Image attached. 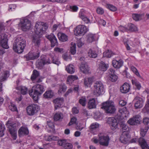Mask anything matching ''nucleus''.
<instances>
[{"mask_svg": "<svg viewBox=\"0 0 149 149\" xmlns=\"http://www.w3.org/2000/svg\"><path fill=\"white\" fill-rule=\"evenodd\" d=\"M149 127L147 126L145 128H142L141 130L140 134L143 136H144L146 134L148 129Z\"/></svg>", "mask_w": 149, "mask_h": 149, "instance_id": "5fc2aeb1", "label": "nucleus"}, {"mask_svg": "<svg viewBox=\"0 0 149 149\" xmlns=\"http://www.w3.org/2000/svg\"><path fill=\"white\" fill-rule=\"evenodd\" d=\"M39 74L36 70H34L33 71V73L31 76V78L32 80H34L39 75Z\"/></svg>", "mask_w": 149, "mask_h": 149, "instance_id": "4d7b16f0", "label": "nucleus"}, {"mask_svg": "<svg viewBox=\"0 0 149 149\" xmlns=\"http://www.w3.org/2000/svg\"><path fill=\"white\" fill-rule=\"evenodd\" d=\"M79 102L82 106H84L86 104V97L85 96L80 97L79 100Z\"/></svg>", "mask_w": 149, "mask_h": 149, "instance_id": "603ef678", "label": "nucleus"}, {"mask_svg": "<svg viewBox=\"0 0 149 149\" xmlns=\"http://www.w3.org/2000/svg\"><path fill=\"white\" fill-rule=\"evenodd\" d=\"M78 79V77L76 75H70L68 76L67 78V83L70 85L73 83Z\"/></svg>", "mask_w": 149, "mask_h": 149, "instance_id": "bb28decb", "label": "nucleus"}, {"mask_svg": "<svg viewBox=\"0 0 149 149\" xmlns=\"http://www.w3.org/2000/svg\"><path fill=\"white\" fill-rule=\"evenodd\" d=\"M130 142L131 143L138 142L142 149H149V146L147 143L146 141L142 137H140L139 139L137 138L132 139L131 140Z\"/></svg>", "mask_w": 149, "mask_h": 149, "instance_id": "9d476101", "label": "nucleus"}, {"mask_svg": "<svg viewBox=\"0 0 149 149\" xmlns=\"http://www.w3.org/2000/svg\"><path fill=\"white\" fill-rule=\"evenodd\" d=\"M144 95H148L147 98V101L144 108L142 109V111L144 112H149V90L146 88L143 92Z\"/></svg>", "mask_w": 149, "mask_h": 149, "instance_id": "6ab92c4d", "label": "nucleus"}, {"mask_svg": "<svg viewBox=\"0 0 149 149\" xmlns=\"http://www.w3.org/2000/svg\"><path fill=\"white\" fill-rule=\"evenodd\" d=\"M29 133V130L26 127H22L18 131L19 135L20 136L24 135H27Z\"/></svg>", "mask_w": 149, "mask_h": 149, "instance_id": "c756f323", "label": "nucleus"}, {"mask_svg": "<svg viewBox=\"0 0 149 149\" xmlns=\"http://www.w3.org/2000/svg\"><path fill=\"white\" fill-rule=\"evenodd\" d=\"M77 118L75 117L71 118L70 121L69 123V125H71L75 124L76 125V127L77 130H81L83 128V124H79L77 122Z\"/></svg>", "mask_w": 149, "mask_h": 149, "instance_id": "4be33fe9", "label": "nucleus"}, {"mask_svg": "<svg viewBox=\"0 0 149 149\" xmlns=\"http://www.w3.org/2000/svg\"><path fill=\"white\" fill-rule=\"evenodd\" d=\"M63 148L65 149H72L73 148V145L72 143H68L66 140Z\"/></svg>", "mask_w": 149, "mask_h": 149, "instance_id": "6e6d98bb", "label": "nucleus"}, {"mask_svg": "<svg viewBox=\"0 0 149 149\" xmlns=\"http://www.w3.org/2000/svg\"><path fill=\"white\" fill-rule=\"evenodd\" d=\"M63 58L66 61H70L72 59V58L70 55L68 56L66 54H64L62 56Z\"/></svg>", "mask_w": 149, "mask_h": 149, "instance_id": "0e129e2a", "label": "nucleus"}, {"mask_svg": "<svg viewBox=\"0 0 149 149\" xmlns=\"http://www.w3.org/2000/svg\"><path fill=\"white\" fill-rule=\"evenodd\" d=\"M130 68L131 70L135 74L136 76L138 77L140 76V75L136 69V68L133 66H130Z\"/></svg>", "mask_w": 149, "mask_h": 149, "instance_id": "13d9d810", "label": "nucleus"}, {"mask_svg": "<svg viewBox=\"0 0 149 149\" xmlns=\"http://www.w3.org/2000/svg\"><path fill=\"white\" fill-rule=\"evenodd\" d=\"M44 139L47 141H52L58 140L59 139L58 137L53 136H48L45 135L44 136Z\"/></svg>", "mask_w": 149, "mask_h": 149, "instance_id": "58836bf2", "label": "nucleus"}, {"mask_svg": "<svg viewBox=\"0 0 149 149\" xmlns=\"http://www.w3.org/2000/svg\"><path fill=\"white\" fill-rule=\"evenodd\" d=\"M141 116L139 115H135L130 118L128 121L127 123L130 125H135L139 123L141 121Z\"/></svg>", "mask_w": 149, "mask_h": 149, "instance_id": "dca6fc26", "label": "nucleus"}, {"mask_svg": "<svg viewBox=\"0 0 149 149\" xmlns=\"http://www.w3.org/2000/svg\"><path fill=\"white\" fill-rule=\"evenodd\" d=\"M97 36L96 34L89 33L87 36V41L89 43L93 42L97 39Z\"/></svg>", "mask_w": 149, "mask_h": 149, "instance_id": "cd10ccee", "label": "nucleus"}, {"mask_svg": "<svg viewBox=\"0 0 149 149\" xmlns=\"http://www.w3.org/2000/svg\"><path fill=\"white\" fill-rule=\"evenodd\" d=\"M34 52H35L33 51L29 52L26 56V60L27 61L34 60L38 57L40 54L39 50L38 49H36V53L35 56H33V54L35 53Z\"/></svg>", "mask_w": 149, "mask_h": 149, "instance_id": "a211bd4d", "label": "nucleus"}, {"mask_svg": "<svg viewBox=\"0 0 149 149\" xmlns=\"http://www.w3.org/2000/svg\"><path fill=\"white\" fill-rule=\"evenodd\" d=\"M107 123L109 125L111 129L114 130L118 127L117 120L114 117H109L107 118Z\"/></svg>", "mask_w": 149, "mask_h": 149, "instance_id": "2eb2a0df", "label": "nucleus"}, {"mask_svg": "<svg viewBox=\"0 0 149 149\" xmlns=\"http://www.w3.org/2000/svg\"><path fill=\"white\" fill-rule=\"evenodd\" d=\"M85 12L83 9H81L79 12V17L86 23H90V20L85 15Z\"/></svg>", "mask_w": 149, "mask_h": 149, "instance_id": "b1692460", "label": "nucleus"}, {"mask_svg": "<svg viewBox=\"0 0 149 149\" xmlns=\"http://www.w3.org/2000/svg\"><path fill=\"white\" fill-rule=\"evenodd\" d=\"M145 101L144 99L138 97H136L134 100V107L136 109H140L142 108L144 104Z\"/></svg>", "mask_w": 149, "mask_h": 149, "instance_id": "ddd939ff", "label": "nucleus"}, {"mask_svg": "<svg viewBox=\"0 0 149 149\" xmlns=\"http://www.w3.org/2000/svg\"><path fill=\"white\" fill-rule=\"evenodd\" d=\"M123 63V61L121 60H120L118 61L114 60L112 61V65L115 68H119L122 66Z\"/></svg>", "mask_w": 149, "mask_h": 149, "instance_id": "72a5a7b5", "label": "nucleus"}, {"mask_svg": "<svg viewBox=\"0 0 149 149\" xmlns=\"http://www.w3.org/2000/svg\"><path fill=\"white\" fill-rule=\"evenodd\" d=\"M54 95L53 92L51 90H47L43 95V97L45 99H49Z\"/></svg>", "mask_w": 149, "mask_h": 149, "instance_id": "f704fd0d", "label": "nucleus"}, {"mask_svg": "<svg viewBox=\"0 0 149 149\" xmlns=\"http://www.w3.org/2000/svg\"><path fill=\"white\" fill-rule=\"evenodd\" d=\"M40 60H38L36 63L37 67L39 69H41L45 64L50 63L51 62L49 58L45 55L41 57Z\"/></svg>", "mask_w": 149, "mask_h": 149, "instance_id": "1a4fd4ad", "label": "nucleus"}, {"mask_svg": "<svg viewBox=\"0 0 149 149\" xmlns=\"http://www.w3.org/2000/svg\"><path fill=\"white\" fill-rule=\"evenodd\" d=\"M70 52L73 55L75 54L76 52V45L75 43H71Z\"/></svg>", "mask_w": 149, "mask_h": 149, "instance_id": "a18cd8bd", "label": "nucleus"}, {"mask_svg": "<svg viewBox=\"0 0 149 149\" xmlns=\"http://www.w3.org/2000/svg\"><path fill=\"white\" fill-rule=\"evenodd\" d=\"M65 69L68 73L71 74L74 73L75 70L74 66L71 64H70L68 65L66 67Z\"/></svg>", "mask_w": 149, "mask_h": 149, "instance_id": "ea45409f", "label": "nucleus"}, {"mask_svg": "<svg viewBox=\"0 0 149 149\" xmlns=\"http://www.w3.org/2000/svg\"><path fill=\"white\" fill-rule=\"evenodd\" d=\"M101 108L107 113H113L116 111L114 103L111 101H107L103 103Z\"/></svg>", "mask_w": 149, "mask_h": 149, "instance_id": "423d86ee", "label": "nucleus"}, {"mask_svg": "<svg viewBox=\"0 0 149 149\" xmlns=\"http://www.w3.org/2000/svg\"><path fill=\"white\" fill-rule=\"evenodd\" d=\"M26 46V43L25 39L19 36L16 38L14 43L13 48L15 52L21 53L23 52Z\"/></svg>", "mask_w": 149, "mask_h": 149, "instance_id": "f03ea898", "label": "nucleus"}, {"mask_svg": "<svg viewBox=\"0 0 149 149\" xmlns=\"http://www.w3.org/2000/svg\"><path fill=\"white\" fill-rule=\"evenodd\" d=\"M113 53L111 51L107 50L103 53V56L104 57L110 58L113 55Z\"/></svg>", "mask_w": 149, "mask_h": 149, "instance_id": "49530a36", "label": "nucleus"}, {"mask_svg": "<svg viewBox=\"0 0 149 149\" xmlns=\"http://www.w3.org/2000/svg\"><path fill=\"white\" fill-rule=\"evenodd\" d=\"M91 91L92 93L95 96H99L103 94L105 91L103 84L100 81H96L94 84Z\"/></svg>", "mask_w": 149, "mask_h": 149, "instance_id": "20e7f679", "label": "nucleus"}, {"mask_svg": "<svg viewBox=\"0 0 149 149\" xmlns=\"http://www.w3.org/2000/svg\"><path fill=\"white\" fill-rule=\"evenodd\" d=\"M67 87L64 84H62L60 86L59 90L58 91L59 93H62L64 92L66 90Z\"/></svg>", "mask_w": 149, "mask_h": 149, "instance_id": "3c124183", "label": "nucleus"}, {"mask_svg": "<svg viewBox=\"0 0 149 149\" xmlns=\"http://www.w3.org/2000/svg\"><path fill=\"white\" fill-rule=\"evenodd\" d=\"M88 29L85 26L80 25L74 29V33L76 36H81L84 35L88 31Z\"/></svg>", "mask_w": 149, "mask_h": 149, "instance_id": "6e6552de", "label": "nucleus"}, {"mask_svg": "<svg viewBox=\"0 0 149 149\" xmlns=\"http://www.w3.org/2000/svg\"><path fill=\"white\" fill-rule=\"evenodd\" d=\"M93 81L92 77H85L84 79V84L86 87H90Z\"/></svg>", "mask_w": 149, "mask_h": 149, "instance_id": "7c9ffc66", "label": "nucleus"}, {"mask_svg": "<svg viewBox=\"0 0 149 149\" xmlns=\"http://www.w3.org/2000/svg\"><path fill=\"white\" fill-rule=\"evenodd\" d=\"M133 19L136 21H138L142 19V15L136 14H133L132 15Z\"/></svg>", "mask_w": 149, "mask_h": 149, "instance_id": "de8ad7c7", "label": "nucleus"}, {"mask_svg": "<svg viewBox=\"0 0 149 149\" xmlns=\"http://www.w3.org/2000/svg\"><path fill=\"white\" fill-rule=\"evenodd\" d=\"M125 45L126 47V49L128 50H130L131 49V48L129 46V45L132 46L133 47L134 46V45L133 44H132V42L131 41L129 40L127 42L125 43Z\"/></svg>", "mask_w": 149, "mask_h": 149, "instance_id": "680f3d73", "label": "nucleus"}, {"mask_svg": "<svg viewBox=\"0 0 149 149\" xmlns=\"http://www.w3.org/2000/svg\"><path fill=\"white\" fill-rule=\"evenodd\" d=\"M88 55L90 57L95 58L97 56V54L94 50L90 49L88 52Z\"/></svg>", "mask_w": 149, "mask_h": 149, "instance_id": "79ce46f5", "label": "nucleus"}, {"mask_svg": "<svg viewBox=\"0 0 149 149\" xmlns=\"http://www.w3.org/2000/svg\"><path fill=\"white\" fill-rule=\"evenodd\" d=\"M13 120V119L11 118L9 119L6 125L13 138L15 140L17 137L16 127H17V125L14 123Z\"/></svg>", "mask_w": 149, "mask_h": 149, "instance_id": "39448f33", "label": "nucleus"}, {"mask_svg": "<svg viewBox=\"0 0 149 149\" xmlns=\"http://www.w3.org/2000/svg\"><path fill=\"white\" fill-rule=\"evenodd\" d=\"M58 37L59 40L62 42H65L68 40V37L64 33L60 32L58 33Z\"/></svg>", "mask_w": 149, "mask_h": 149, "instance_id": "e433bc0d", "label": "nucleus"}, {"mask_svg": "<svg viewBox=\"0 0 149 149\" xmlns=\"http://www.w3.org/2000/svg\"><path fill=\"white\" fill-rule=\"evenodd\" d=\"M99 126V124L97 123H93L91 125L92 132L94 134H96L98 132Z\"/></svg>", "mask_w": 149, "mask_h": 149, "instance_id": "c9c22d12", "label": "nucleus"}, {"mask_svg": "<svg viewBox=\"0 0 149 149\" xmlns=\"http://www.w3.org/2000/svg\"><path fill=\"white\" fill-rule=\"evenodd\" d=\"M102 114L99 112H97L96 113L95 115V118L97 120H100L102 118Z\"/></svg>", "mask_w": 149, "mask_h": 149, "instance_id": "e2e57ef3", "label": "nucleus"}, {"mask_svg": "<svg viewBox=\"0 0 149 149\" xmlns=\"http://www.w3.org/2000/svg\"><path fill=\"white\" fill-rule=\"evenodd\" d=\"M47 24L42 22H37L35 25V33L36 34L33 37L32 43L35 45L38 46L40 44V36L45 32L47 29Z\"/></svg>", "mask_w": 149, "mask_h": 149, "instance_id": "f257e3e1", "label": "nucleus"}, {"mask_svg": "<svg viewBox=\"0 0 149 149\" xmlns=\"http://www.w3.org/2000/svg\"><path fill=\"white\" fill-rule=\"evenodd\" d=\"M130 139V136L128 132H123L120 138V140L122 143L126 144L128 142Z\"/></svg>", "mask_w": 149, "mask_h": 149, "instance_id": "412c9836", "label": "nucleus"}, {"mask_svg": "<svg viewBox=\"0 0 149 149\" xmlns=\"http://www.w3.org/2000/svg\"><path fill=\"white\" fill-rule=\"evenodd\" d=\"M46 37L50 41L52 47H53L57 45V39L53 34L51 33L49 35H47Z\"/></svg>", "mask_w": 149, "mask_h": 149, "instance_id": "aec40b11", "label": "nucleus"}, {"mask_svg": "<svg viewBox=\"0 0 149 149\" xmlns=\"http://www.w3.org/2000/svg\"><path fill=\"white\" fill-rule=\"evenodd\" d=\"M109 74L107 76L108 79L112 82H115L118 79V76L115 74V71L113 69H110L109 70Z\"/></svg>", "mask_w": 149, "mask_h": 149, "instance_id": "f3484780", "label": "nucleus"}, {"mask_svg": "<svg viewBox=\"0 0 149 149\" xmlns=\"http://www.w3.org/2000/svg\"><path fill=\"white\" fill-rule=\"evenodd\" d=\"M63 25L61 24L60 23L58 24H55L54 25L52 28V30L53 32L56 30L58 28L60 29H62L63 27Z\"/></svg>", "mask_w": 149, "mask_h": 149, "instance_id": "8fccbe9b", "label": "nucleus"}, {"mask_svg": "<svg viewBox=\"0 0 149 149\" xmlns=\"http://www.w3.org/2000/svg\"><path fill=\"white\" fill-rule=\"evenodd\" d=\"M128 31L131 32L136 31H137L138 29L137 26L134 24H129L128 26Z\"/></svg>", "mask_w": 149, "mask_h": 149, "instance_id": "c03bdc74", "label": "nucleus"}, {"mask_svg": "<svg viewBox=\"0 0 149 149\" xmlns=\"http://www.w3.org/2000/svg\"><path fill=\"white\" fill-rule=\"evenodd\" d=\"M0 44L4 49H7L9 47L7 44V36L4 33L0 34Z\"/></svg>", "mask_w": 149, "mask_h": 149, "instance_id": "4468645a", "label": "nucleus"}, {"mask_svg": "<svg viewBox=\"0 0 149 149\" xmlns=\"http://www.w3.org/2000/svg\"><path fill=\"white\" fill-rule=\"evenodd\" d=\"M119 112L121 114V116L123 118H127L129 116V112L125 107L120 109Z\"/></svg>", "mask_w": 149, "mask_h": 149, "instance_id": "c85d7f7f", "label": "nucleus"}, {"mask_svg": "<svg viewBox=\"0 0 149 149\" xmlns=\"http://www.w3.org/2000/svg\"><path fill=\"white\" fill-rule=\"evenodd\" d=\"M80 70L84 73L88 74L90 70V68L87 64L85 62L82 63L79 66Z\"/></svg>", "mask_w": 149, "mask_h": 149, "instance_id": "5701e85b", "label": "nucleus"}, {"mask_svg": "<svg viewBox=\"0 0 149 149\" xmlns=\"http://www.w3.org/2000/svg\"><path fill=\"white\" fill-rule=\"evenodd\" d=\"M132 84L135 86L137 89L139 90L141 88V84L136 80H132Z\"/></svg>", "mask_w": 149, "mask_h": 149, "instance_id": "09e8293b", "label": "nucleus"}, {"mask_svg": "<svg viewBox=\"0 0 149 149\" xmlns=\"http://www.w3.org/2000/svg\"><path fill=\"white\" fill-rule=\"evenodd\" d=\"M78 9V7L76 6H70L69 10L72 12H77Z\"/></svg>", "mask_w": 149, "mask_h": 149, "instance_id": "052dcab7", "label": "nucleus"}, {"mask_svg": "<svg viewBox=\"0 0 149 149\" xmlns=\"http://www.w3.org/2000/svg\"><path fill=\"white\" fill-rule=\"evenodd\" d=\"M0 77V81L2 82L5 80L9 76V73L8 71H4L2 72Z\"/></svg>", "mask_w": 149, "mask_h": 149, "instance_id": "473e14b6", "label": "nucleus"}, {"mask_svg": "<svg viewBox=\"0 0 149 149\" xmlns=\"http://www.w3.org/2000/svg\"><path fill=\"white\" fill-rule=\"evenodd\" d=\"M106 7L110 10L115 11L117 10V8L115 6L110 4H107L105 5Z\"/></svg>", "mask_w": 149, "mask_h": 149, "instance_id": "864d4df0", "label": "nucleus"}, {"mask_svg": "<svg viewBox=\"0 0 149 149\" xmlns=\"http://www.w3.org/2000/svg\"><path fill=\"white\" fill-rule=\"evenodd\" d=\"M130 89V85L127 83H124L120 87L121 92L123 93H125L128 92Z\"/></svg>", "mask_w": 149, "mask_h": 149, "instance_id": "a878e982", "label": "nucleus"}, {"mask_svg": "<svg viewBox=\"0 0 149 149\" xmlns=\"http://www.w3.org/2000/svg\"><path fill=\"white\" fill-rule=\"evenodd\" d=\"M16 89L20 91L22 95L26 94L28 91L27 88L25 86H19L16 88Z\"/></svg>", "mask_w": 149, "mask_h": 149, "instance_id": "37998d69", "label": "nucleus"}, {"mask_svg": "<svg viewBox=\"0 0 149 149\" xmlns=\"http://www.w3.org/2000/svg\"><path fill=\"white\" fill-rule=\"evenodd\" d=\"M31 26V22L26 17L21 19L19 24V28L23 31H26L30 29Z\"/></svg>", "mask_w": 149, "mask_h": 149, "instance_id": "0eeeda50", "label": "nucleus"}, {"mask_svg": "<svg viewBox=\"0 0 149 149\" xmlns=\"http://www.w3.org/2000/svg\"><path fill=\"white\" fill-rule=\"evenodd\" d=\"M143 122L144 124L148 126L149 125V118L147 117H145L143 119Z\"/></svg>", "mask_w": 149, "mask_h": 149, "instance_id": "774afa93", "label": "nucleus"}, {"mask_svg": "<svg viewBox=\"0 0 149 149\" xmlns=\"http://www.w3.org/2000/svg\"><path fill=\"white\" fill-rule=\"evenodd\" d=\"M99 144L102 146H108L110 140L109 137L107 135L100 134L98 135Z\"/></svg>", "mask_w": 149, "mask_h": 149, "instance_id": "9b49d317", "label": "nucleus"}, {"mask_svg": "<svg viewBox=\"0 0 149 149\" xmlns=\"http://www.w3.org/2000/svg\"><path fill=\"white\" fill-rule=\"evenodd\" d=\"M66 140L65 139L58 140V144L59 146H62L63 147L65 143Z\"/></svg>", "mask_w": 149, "mask_h": 149, "instance_id": "338daca9", "label": "nucleus"}, {"mask_svg": "<svg viewBox=\"0 0 149 149\" xmlns=\"http://www.w3.org/2000/svg\"><path fill=\"white\" fill-rule=\"evenodd\" d=\"M55 108L57 109L62 106L63 102V98H57L53 100Z\"/></svg>", "mask_w": 149, "mask_h": 149, "instance_id": "393cba45", "label": "nucleus"}, {"mask_svg": "<svg viewBox=\"0 0 149 149\" xmlns=\"http://www.w3.org/2000/svg\"><path fill=\"white\" fill-rule=\"evenodd\" d=\"M96 106V103L94 98H92L90 100L88 104V107L89 109L95 108Z\"/></svg>", "mask_w": 149, "mask_h": 149, "instance_id": "4c0bfd02", "label": "nucleus"}, {"mask_svg": "<svg viewBox=\"0 0 149 149\" xmlns=\"http://www.w3.org/2000/svg\"><path fill=\"white\" fill-rule=\"evenodd\" d=\"M108 65L106 64L103 61H101L99 65V70L101 71V74H103V72L105 71L108 67Z\"/></svg>", "mask_w": 149, "mask_h": 149, "instance_id": "2f4dec72", "label": "nucleus"}, {"mask_svg": "<svg viewBox=\"0 0 149 149\" xmlns=\"http://www.w3.org/2000/svg\"><path fill=\"white\" fill-rule=\"evenodd\" d=\"M63 118V114L59 112L55 113L54 116V119L55 121L61 120Z\"/></svg>", "mask_w": 149, "mask_h": 149, "instance_id": "a19ab883", "label": "nucleus"}, {"mask_svg": "<svg viewBox=\"0 0 149 149\" xmlns=\"http://www.w3.org/2000/svg\"><path fill=\"white\" fill-rule=\"evenodd\" d=\"M40 110V107L36 104H33L28 106L26 108L27 114L33 116L36 113Z\"/></svg>", "mask_w": 149, "mask_h": 149, "instance_id": "f8f14e48", "label": "nucleus"}, {"mask_svg": "<svg viewBox=\"0 0 149 149\" xmlns=\"http://www.w3.org/2000/svg\"><path fill=\"white\" fill-rule=\"evenodd\" d=\"M9 109L12 111H17V109L16 106L14 103L11 102L9 107Z\"/></svg>", "mask_w": 149, "mask_h": 149, "instance_id": "bf43d9fd", "label": "nucleus"}, {"mask_svg": "<svg viewBox=\"0 0 149 149\" xmlns=\"http://www.w3.org/2000/svg\"><path fill=\"white\" fill-rule=\"evenodd\" d=\"M44 86L40 84L33 86L31 90L29 92V95L33 100L37 101L39 99V95H41L44 91Z\"/></svg>", "mask_w": 149, "mask_h": 149, "instance_id": "7ed1b4c3", "label": "nucleus"}, {"mask_svg": "<svg viewBox=\"0 0 149 149\" xmlns=\"http://www.w3.org/2000/svg\"><path fill=\"white\" fill-rule=\"evenodd\" d=\"M96 12L98 14L102 15L104 13V10L102 8L98 7L97 9Z\"/></svg>", "mask_w": 149, "mask_h": 149, "instance_id": "69168bd1", "label": "nucleus"}]
</instances>
